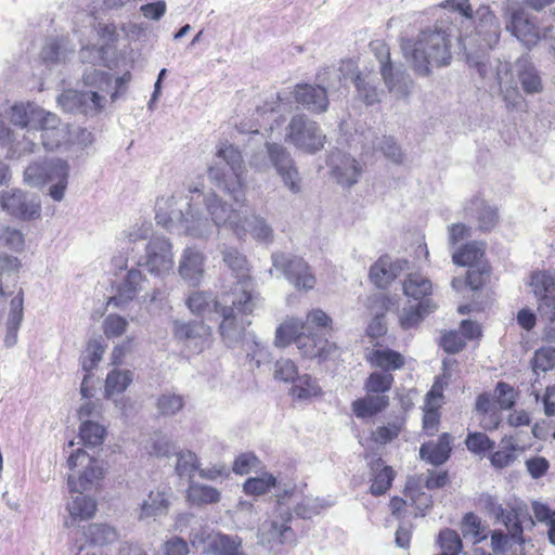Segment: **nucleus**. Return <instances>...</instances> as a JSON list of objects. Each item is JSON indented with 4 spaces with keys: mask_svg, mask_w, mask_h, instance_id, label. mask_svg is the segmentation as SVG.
<instances>
[{
    "mask_svg": "<svg viewBox=\"0 0 555 555\" xmlns=\"http://www.w3.org/2000/svg\"><path fill=\"white\" fill-rule=\"evenodd\" d=\"M220 163L207 169L208 178L215 186L229 197L231 204L224 202L215 192L205 201L207 211L217 227L230 225L237 237L243 238L246 229L241 224L238 208L246 204V165L241 150L229 143H220L216 151Z\"/></svg>",
    "mask_w": 555,
    "mask_h": 555,
    "instance_id": "1",
    "label": "nucleus"
},
{
    "mask_svg": "<svg viewBox=\"0 0 555 555\" xmlns=\"http://www.w3.org/2000/svg\"><path fill=\"white\" fill-rule=\"evenodd\" d=\"M371 372L363 383L365 395L351 402V411L359 420H371L384 413L390 405L389 391L395 384L393 373L404 369L405 356L376 343L365 356Z\"/></svg>",
    "mask_w": 555,
    "mask_h": 555,
    "instance_id": "2",
    "label": "nucleus"
},
{
    "mask_svg": "<svg viewBox=\"0 0 555 555\" xmlns=\"http://www.w3.org/2000/svg\"><path fill=\"white\" fill-rule=\"evenodd\" d=\"M186 307L193 314L211 320L212 315L221 318L219 332L222 337H229L244 331L243 318L253 313L255 302L245 291H222L217 297L210 292H192Z\"/></svg>",
    "mask_w": 555,
    "mask_h": 555,
    "instance_id": "3",
    "label": "nucleus"
},
{
    "mask_svg": "<svg viewBox=\"0 0 555 555\" xmlns=\"http://www.w3.org/2000/svg\"><path fill=\"white\" fill-rule=\"evenodd\" d=\"M67 465L70 470L80 468L77 477L72 475L68 477L69 491L80 494L73 500L68 512L74 519L92 518L96 512V502L82 494L100 488L104 478V469L95 457L90 456L82 449H78L69 455Z\"/></svg>",
    "mask_w": 555,
    "mask_h": 555,
    "instance_id": "4",
    "label": "nucleus"
},
{
    "mask_svg": "<svg viewBox=\"0 0 555 555\" xmlns=\"http://www.w3.org/2000/svg\"><path fill=\"white\" fill-rule=\"evenodd\" d=\"M451 35L438 24L422 29L416 38L403 42L402 49L413 64L415 72L428 76L430 67L448 66L452 60Z\"/></svg>",
    "mask_w": 555,
    "mask_h": 555,
    "instance_id": "5",
    "label": "nucleus"
},
{
    "mask_svg": "<svg viewBox=\"0 0 555 555\" xmlns=\"http://www.w3.org/2000/svg\"><path fill=\"white\" fill-rule=\"evenodd\" d=\"M25 180L34 186L52 183L49 195L54 201H62L68 184L69 166L66 160L56 159L49 163L30 164L24 172Z\"/></svg>",
    "mask_w": 555,
    "mask_h": 555,
    "instance_id": "6",
    "label": "nucleus"
},
{
    "mask_svg": "<svg viewBox=\"0 0 555 555\" xmlns=\"http://www.w3.org/2000/svg\"><path fill=\"white\" fill-rule=\"evenodd\" d=\"M506 29L528 49L535 47L541 40H547L550 48L555 51V28L551 26L541 29L537 17L524 9L511 13Z\"/></svg>",
    "mask_w": 555,
    "mask_h": 555,
    "instance_id": "7",
    "label": "nucleus"
},
{
    "mask_svg": "<svg viewBox=\"0 0 555 555\" xmlns=\"http://www.w3.org/2000/svg\"><path fill=\"white\" fill-rule=\"evenodd\" d=\"M287 139L298 149L315 153L324 147L326 137L315 121L295 115L287 127Z\"/></svg>",
    "mask_w": 555,
    "mask_h": 555,
    "instance_id": "8",
    "label": "nucleus"
},
{
    "mask_svg": "<svg viewBox=\"0 0 555 555\" xmlns=\"http://www.w3.org/2000/svg\"><path fill=\"white\" fill-rule=\"evenodd\" d=\"M273 264L297 288L310 291L315 286L317 279L310 266L301 257L279 254L273 256Z\"/></svg>",
    "mask_w": 555,
    "mask_h": 555,
    "instance_id": "9",
    "label": "nucleus"
},
{
    "mask_svg": "<svg viewBox=\"0 0 555 555\" xmlns=\"http://www.w3.org/2000/svg\"><path fill=\"white\" fill-rule=\"evenodd\" d=\"M444 384L440 377H437L425 395L422 417V429L425 435L435 436L441 422V409L444 404Z\"/></svg>",
    "mask_w": 555,
    "mask_h": 555,
    "instance_id": "10",
    "label": "nucleus"
},
{
    "mask_svg": "<svg viewBox=\"0 0 555 555\" xmlns=\"http://www.w3.org/2000/svg\"><path fill=\"white\" fill-rule=\"evenodd\" d=\"M172 245L164 236H153L145 248L144 266L155 275H164L173 269Z\"/></svg>",
    "mask_w": 555,
    "mask_h": 555,
    "instance_id": "11",
    "label": "nucleus"
},
{
    "mask_svg": "<svg viewBox=\"0 0 555 555\" xmlns=\"http://www.w3.org/2000/svg\"><path fill=\"white\" fill-rule=\"evenodd\" d=\"M294 101L314 114H322L330 105L327 90L315 83H296L292 91Z\"/></svg>",
    "mask_w": 555,
    "mask_h": 555,
    "instance_id": "12",
    "label": "nucleus"
},
{
    "mask_svg": "<svg viewBox=\"0 0 555 555\" xmlns=\"http://www.w3.org/2000/svg\"><path fill=\"white\" fill-rule=\"evenodd\" d=\"M222 255L224 263L236 279V283L228 291H245L249 294L250 301H254L253 279L246 256L236 248L225 249Z\"/></svg>",
    "mask_w": 555,
    "mask_h": 555,
    "instance_id": "13",
    "label": "nucleus"
},
{
    "mask_svg": "<svg viewBox=\"0 0 555 555\" xmlns=\"http://www.w3.org/2000/svg\"><path fill=\"white\" fill-rule=\"evenodd\" d=\"M36 131L40 132L42 145L49 151L59 149L68 137L66 126L55 114L49 112H43L34 129V132Z\"/></svg>",
    "mask_w": 555,
    "mask_h": 555,
    "instance_id": "14",
    "label": "nucleus"
},
{
    "mask_svg": "<svg viewBox=\"0 0 555 555\" xmlns=\"http://www.w3.org/2000/svg\"><path fill=\"white\" fill-rule=\"evenodd\" d=\"M267 151L270 160L282 177L284 183L293 193H298L300 190L298 171L286 149L278 143H267Z\"/></svg>",
    "mask_w": 555,
    "mask_h": 555,
    "instance_id": "15",
    "label": "nucleus"
},
{
    "mask_svg": "<svg viewBox=\"0 0 555 555\" xmlns=\"http://www.w3.org/2000/svg\"><path fill=\"white\" fill-rule=\"evenodd\" d=\"M464 215L472 218L482 233L491 232L499 223L498 208L479 195L472 197L464 207Z\"/></svg>",
    "mask_w": 555,
    "mask_h": 555,
    "instance_id": "16",
    "label": "nucleus"
},
{
    "mask_svg": "<svg viewBox=\"0 0 555 555\" xmlns=\"http://www.w3.org/2000/svg\"><path fill=\"white\" fill-rule=\"evenodd\" d=\"M172 332L177 340L193 343L198 351H202L205 346L209 345L212 335L211 328L203 321H175Z\"/></svg>",
    "mask_w": 555,
    "mask_h": 555,
    "instance_id": "17",
    "label": "nucleus"
},
{
    "mask_svg": "<svg viewBox=\"0 0 555 555\" xmlns=\"http://www.w3.org/2000/svg\"><path fill=\"white\" fill-rule=\"evenodd\" d=\"M453 442L454 438L451 434L442 433L437 440H429L422 443L420 456L431 465H442L451 456Z\"/></svg>",
    "mask_w": 555,
    "mask_h": 555,
    "instance_id": "18",
    "label": "nucleus"
},
{
    "mask_svg": "<svg viewBox=\"0 0 555 555\" xmlns=\"http://www.w3.org/2000/svg\"><path fill=\"white\" fill-rule=\"evenodd\" d=\"M485 508L506 527L513 539L521 540L524 530L517 508H505L489 495L485 499Z\"/></svg>",
    "mask_w": 555,
    "mask_h": 555,
    "instance_id": "19",
    "label": "nucleus"
},
{
    "mask_svg": "<svg viewBox=\"0 0 555 555\" xmlns=\"http://www.w3.org/2000/svg\"><path fill=\"white\" fill-rule=\"evenodd\" d=\"M371 472L370 493L374 496L386 494L392 487L396 478V472L389 465H386L382 457L374 459L369 463Z\"/></svg>",
    "mask_w": 555,
    "mask_h": 555,
    "instance_id": "20",
    "label": "nucleus"
},
{
    "mask_svg": "<svg viewBox=\"0 0 555 555\" xmlns=\"http://www.w3.org/2000/svg\"><path fill=\"white\" fill-rule=\"evenodd\" d=\"M309 337L310 335L302 331L300 321L291 320L276 328L274 344L278 347H286L294 343L302 353Z\"/></svg>",
    "mask_w": 555,
    "mask_h": 555,
    "instance_id": "21",
    "label": "nucleus"
},
{
    "mask_svg": "<svg viewBox=\"0 0 555 555\" xmlns=\"http://www.w3.org/2000/svg\"><path fill=\"white\" fill-rule=\"evenodd\" d=\"M171 488L159 485L151 490L147 499L141 505L140 517H152L167 513L170 506Z\"/></svg>",
    "mask_w": 555,
    "mask_h": 555,
    "instance_id": "22",
    "label": "nucleus"
},
{
    "mask_svg": "<svg viewBox=\"0 0 555 555\" xmlns=\"http://www.w3.org/2000/svg\"><path fill=\"white\" fill-rule=\"evenodd\" d=\"M204 261L203 253L194 247H186L179 263L180 275L184 280L198 283L204 274Z\"/></svg>",
    "mask_w": 555,
    "mask_h": 555,
    "instance_id": "23",
    "label": "nucleus"
},
{
    "mask_svg": "<svg viewBox=\"0 0 555 555\" xmlns=\"http://www.w3.org/2000/svg\"><path fill=\"white\" fill-rule=\"evenodd\" d=\"M530 286L539 301L546 306L555 302V278L547 271H534L530 276Z\"/></svg>",
    "mask_w": 555,
    "mask_h": 555,
    "instance_id": "24",
    "label": "nucleus"
},
{
    "mask_svg": "<svg viewBox=\"0 0 555 555\" xmlns=\"http://www.w3.org/2000/svg\"><path fill=\"white\" fill-rule=\"evenodd\" d=\"M486 255V243L472 241L463 244L452 255V261L460 267H475L481 263Z\"/></svg>",
    "mask_w": 555,
    "mask_h": 555,
    "instance_id": "25",
    "label": "nucleus"
},
{
    "mask_svg": "<svg viewBox=\"0 0 555 555\" xmlns=\"http://www.w3.org/2000/svg\"><path fill=\"white\" fill-rule=\"evenodd\" d=\"M143 281L144 276L140 270H129L124 282L117 289V295L111 297L107 301V305L119 307L132 300L137 296L138 289Z\"/></svg>",
    "mask_w": 555,
    "mask_h": 555,
    "instance_id": "26",
    "label": "nucleus"
},
{
    "mask_svg": "<svg viewBox=\"0 0 555 555\" xmlns=\"http://www.w3.org/2000/svg\"><path fill=\"white\" fill-rule=\"evenodd\" d=\"M302 356L324 362L340 356V348L327 339L310 336Z\"/></svg>",
    "mask_w": 555,
    "mask_h": 555,
    "instance_id": "27",
    "label": "nucleus"
},
{
    "mask_svg": "<svg viewBox=\"0 0 555 555\" xmlns=\"http://www.w3.org/2000/svg\"><path fill=\"white\" fill-rule=\"evenodd\" d=\"M406 418L404 415H396L386 424L377 426L371 431V440L380 446H385L396 440L404 430Z\"/></svg>",
    "mask_w": 555,
    "mask_h": 555,
    "instance_id": "28",
    "label": "nucleus"
},
{
    "mask_svg": "<svg viewBox=\"0 0 555 555\" xmlns=\"http://www.w3.org/2000/svg\"><path fill=\"white\" fill-rule=\"evenodd\" d=\"M501 444L502 448L490 455L491 465L499 469L512 465L517 460L518 453L526 450V447L515 443L513 436L503 437Z\"/></svg>",
    "mask_w": 555,
    "mask_h": 555,
    "instance_id": "29",
    "label": "nucleus"
},
{
    "mask_svg": "<svg viewBox=\"0 0 555 555\" xmlns=\"http://www.w3.org/2000/svg\"><path fill=\"white\" fill-rule=\"evenodd\" d=\"M433 284L420 273H410L403 282V293L406 297L418 302L431 300Z\"/></svg>",
    "mask_w": 555,
    "mask_h": 555,
    "instance_id": "30",
    "label": "nucleus"
},
{
    "mask_svg": "<svg viewBox=\"0 0 555 555\" xmlns=\"http://www.w3.org/2000/svg\"><path fill=\"white\" fill-rule=\"evenodd\" d=\"M186 500L195 506L210 505L221 500V493L212 486L191 482L186 489Z\"/></svg>",
    "mask_w": 555,
    "mask_h": 555,
    "instance_id": "31",
    "label": "nucleus"
},
{
    "mask_svg": "<svg viewBox=\"0 0 555 555\" xmlns=\"http://www.w3.org/2000/svg\"><path fill=\"white\" fill-rule=\"evenodd\" d=\"M83 535L86 537V542L78 546L79 552L86 546L105 545L117 539V532L113 527L101 524H91L83 528Z\"/></svg>",
    "mask_w": 555,
    "mask_h": 555,
    "instance_id": "32",
    "label": "nucleus"
},
{
    "mask_svg": "<svg viewBox=\"0 0 555 555\" xmlns=\"http://www.w3.org/2000/svg\"><path fill=\"white\" fill-rule=\"evenodd\" d=\"M0 145H9L8 157H10V158H20L22 156L31 154L36 146L33 139H29V138H24V140H22V141L13 142L11 130L1 120H0Z\"/></svg>",
    "mask_w": 555,
    "mask_h": 555,
    "instance_id": "33",
    "label": "nucleus"
},
{
    "mask_svg": "<svg viewBox=\"0 0 555 555\" xmlns=\"http://www.w3.org/2000/svg\"><path fill=\"white\" fill-rule=\"evenodd\" d=\"M371 282L378 288H387L396 279L395 269L388 256H380L370 268Z\"/></svg>",
    "mask_w": 555,
    "mask_h": 555,
    "instance_id": "34",
    "label": "nucleus"
},
{
    "mask_svg": "<svg viewBox=\"0 0 555 555\" xmlns=\"http://www.w3.org/2000/svg\"><path fill=\"white\" fill-rule=\"evenodd\" d=\"M362 168L356 158L344 155L340 163L334 168L337 182L343 186H351L358 182Z\"/></svg>",
    "mask_w": 555,
    "mask_h": 555,
    "instance_id": "35",
    "label": "nucleus"
},
{
    "mask_svg": "<svg viewBox=\"0 0 555 555\" xmlns=\"http://www.w3.org/2000/svg\"><path fill=\"white\" fill-rule=\"evenodd\" d=\"M435 308L436 305L433 302V300H423L421 302L417 301V304L413 307L403 309L399 318L401 327L409 330L417 326L423 321L425 315L433 312Z\"/></svg>",
    "mask_w": 555,
    "mask_h": 555,
    "instance_id": "36",
    "label": "nucleus"
},
{
    "mask_svg": "<svg viewBox=\"0 0 555 555\" xmlns=\"http://www.w3.org/2000/svg\"><path fill=\"white\" fill-rule=\"evenodd\" d=\"M44 111L26 108L23 105H14L11 109L10 120L12 124L27 129L28 134H34V129Z\"/></svg>",
    "mask_w": 555,
    "mask_h": 555,
    "instance_id": "37",
    "label": "nucleus"
},
{
    "mask_svg": "<svg viewBox=\"0 0 555 555\" xmlns=\"http://www.w3.org/2000/svg\"><path fill=\"white\" fill-rule=\"evenodd\" d=\"M322 395V388L317 379L309 374L298 375L291 388V396L299 400H307Z\"/></svg>",
    "mask_w": 555,
    "mask_h": 555,
    "instance_id": "38",
    "label": "nucleus"
},
{
    "mask_svg": "<svg viewBox=\"0 0 555 555\" xmlns=\"http://www.w3.org/2000/svg\"><path fill=\"white\" fill-rule=\"evenodd\" d=\"M278 479L271 473H263L258 477H249L243 483V491L249 496L264 495L275 488Z\"/></svg>",
    "mask_w": 555,
    "mask_h": 555,
    "instance_id": "39",
    "label": "nucleus"
},
{
    "mask_svg": "<svg viewBox=\"0 0 555 555\" xmlns=\"http://www.w3.org/2000/svg\"><path fill=\"white\" fill-rule=\"evenodd\" d=\"M11 310L7 323L8 334L5 345L13 346L16 341L17 332L23 320V294L22 292L11 300Z\"/></svg>",
    "mask_w": 555,
    "mask_h": 555,
    "instance_id": "40",
    "label": "nucleus"
},
{
    "mask_svg": "<svg viewBox=\"0 0 555 555\" xmlns=\"http://www.w3.org/2000/svg\"><path fill=\"white\" fill-rule=\"evenodd\" d=\"M302 325V331L306 332L307 335L320 337L318 332L322 330L330 328L332 330V319L321 309H312L310 310L305 321H300Z\"/></svg>",
    "mask_w": 555,
    "mask_h": 555,
    "instance_id": "41",
    "label": "nucleus"
},
{
    "mask_svg": "<svg viewBox=\"0 0 555 555\" xmlns=\"http://www.w3.org/2000/svg\"><path fill=\"white\" fill-rule=\"evenodd\" d=\"M530 366L535 375L547 373L555 369V347L542 346L530 359Z\"/></svg>",
    "mask_w": 555,
    "mask_h": 555,
    "instance_id": "42",
    "label": "nucleus"
},
{
    "mask_svg": "<svg viewBox=\"0 0 555 555\" xmlns=\"http://www.w3.org/2000/svg\"><path fill=\"white\" fill-rule=\"evenodd\" d=\"M292 516H281L278 519L270 520L263 525V530L268 534L270 542L283 543L287 539V534L292 531L289 522Z\"/></svg>",
    "mask_w": 555,
    "mask_h": 555,
    "instance_id": "43",
    "label": "nucleus"
},
{
    "mask_svg": "<svg viewBox=\"0 0 555 555\" xmlns=\"http://www.w3.org/2000/svg\"><path fill=\"white\" fill-rule=\"evenodd\" d=\"M106 435V429L94 422H82L79 427V436L81 441L87 447H96L103 443Z\"/></svg>",
    "mask_w": 555,
    "mask_h": 555,
    "instance_id": "44",
    "label": "nucleus"
},
{
    "mask_svg": "<svg viewBox=\"0 0 555 555\" xmlns=\"http://www.w3.org/2000/svg\"><path fill=\"white\" fill-rule=\"evenodd\" d=\"M492 267L488 260L469 267L466 273V284L474 291L481 289L490 279Z\"/></svg>",
    "mask_w": 555,
    "mask_h": 555,
    "instance_id": "45",
    "label": "nucleus"
},
{
    "mask_svg": "<svg viewBox=\"0 0 555 555\" xmlns=\"http://www.w3.org/2000/svg\"><path fill=\"white\" fill-rule=\"evenodd\" d=\"M132 382V373L131 371H112L106 377L105 392L106 396L109 397L114 393H120L126 390V388Z\"/></svg>",
    "mask_w": 555,
    "mask_h": 555,
    "instance_id": "46",
    "label": "nucleus"
},
{
    "mask_svg": "<svg viewBox=\"0 0 555 555\" xmlns=\"http://www.w3.org/2000/svg\"><path fill=\"white\" fill-rule=\"evenodd\" d=\"M519 82L527 93H538L542 90L541 78L537 69L528 63H525L518 72Z\"/></svg>",
    "mask_w": 555,
    "mask_h": 555,
    "instance_id": "47",
    "label": "nucleus"
},
{
    "mask_svg": "<svg viewBox=\"0 0 555 555\" xmlns=\"http://www.w3.org/2000/svg\"><path fill=\"white\" fill-rule=\"evenodd\" d=\"M438 544L442 551V555H459L462 550V540L459 533L450 528H446L439 532Z\"/></svg>",
    "mask_w": 555,
    "mask_h": 555,
    "instance_id": "48",
    "label": "nucleus"
},
{
    "mask_svg": "<svg viewBox=\"0 0 555 555\" xmlns=\"http://www.w3.org/2000/svg\"><path fill=\"white\" fill-rule=\"evenodd\" d=\"M199 460L192 451H180L177 453L176 473L182 476L192 477L194 472L198 473Z\"/></svg>",
    "mask_w": 555,
    "mask_h": 555,
    "instance_id": "49",
    "label": "nucleus"
},
{
    "mask_svg": "<svg viewBox=\"0 0 555 555\" xmlns=\"http://www.w3.org/2000/svg\"><path fill=\"white\" fill-rule=\"evenodd\" d=\"M486 29L483 40L491 48L492 44H496L500 40V24L492 13H487L477 26V33L482 34V29Z\"/></svg>",
    "mask_w": 555,
    "mask_h": 555,
    "instance_id": "50",
    "label": "nucleus"
},
{
    "mask_svg": "<svg viewBox=\"0 0 555 555\" xmlns=\"http://www.w3.org/2000/svg\"><path fill=\"white\" fill-rule=\"evenodd\" d=\"M465 444L467 449L475 454H485L494 448V441L485 433L480 431L468 433Z\"/></svg>",
    "mask_w": 555,
    "mask_h": 555,
    "instance_id": "51",
    "label": "nucleus"
},
{
    "mask_svg": "<svg viewBox=\"0 0 555 555\" xmlns=\"http://www.w3.org/2000/svg\"><path fill=\"white\" fill-rule=\"evenodd\" d=\"M156 406L162 415H173L184 406L183 397L177 393H164L158 397Z\"/></svg>",
    "mask_w": 555,
    "mask_h": 555,
    "instance_id": "52",
    "label": "nucleus"
},
{
    "mask_svg": "<svg viewBox=\"0 0 555 555\" xmlns=\"http://www.w3.org/2000/svg\"><path fill=\"white\" fill-rule=\"evenodd\" d=\"M25 197L26 195L20 190L2 191L0 193V206L3 210L16 218Z\"/></svg>",
    "mask_w": 555,
    "mask_h": 555,
    "instance_id": "53",
    "label": "nucleus"
},
{
    "mask_svg": "<svg viewBox=\"0 0 555 555\" xmlns=\"http://www.w3.org/2000/svg\"><path fill=\"white\" fill-rule=\"evenodd\" d=\"M216 555H244L241 543L224 534H218L211 543Z\"/></svg>",
    "mask_w": 555,
    "mask_h": 555,
    "instance_id": "54",
    "label": "nucleus"
},
{
    "mask_svg": "<svg viewBox=\"0 0 555 555\" xmlns=\"http://www.w3.org/2000/svg\"><path fill=\"white\" fill-rule=\"evenodd\" d=\"M260 461L253 452L240 453L233 461L232 470L235 475L244 476L249 474L259 465Z\"/></svg>",
    "mask_w": 555,
    "mask_h": 555,
    "instance_id": "55",
    "label": "nucleus"
},
{
    "mask_svg": "<svg viewBox=\"0 0 555 555\" xmlns=\"http://www.w3.org/2000/svg\"><path fill=\"white\" fill-rule=\"evenodd\" d=\"M494 396L501 410H511L515 405V389L505 382H499L494 389Z\"/></svg>",
    "mask_w": 555,
    "mask_h": 555,
    "instance_id": "56",
    "label": "nucleus"
},
{
    "mask_svg": "<svg viewBox=\"0 0 555 555\" xmlns=\"http://www.w3.org/2000/svg\"><path fill=\"white\" fill-rule=\"evenodd\" d=\"M82 80L85 86L104 91L112 83V77L108 73L91 69L83 73Z\"/></svg>",
    "mask_w": 555,
    "mask_h": 555,
    "instance_id": "57",
    "label": "nucleus"
},
{
    "mask_svg": "<svg viewBox=\"0 0 555 555\" xmlns=\"http://www.w3.org/2000/svg\"><path fill=\"white\" fill-rule=\"evenodd\" d=\"M0 240L11 250L22 251L25 246L23 233L14 228L5 227L0 231Z\"/></svg>",
    "mask_w": 555,
    "mask_h": 555,
    "instance_id": "58",
    "label": "nucleus"
},
{
    "mask_svg": "<svg viewBox=\"0 0 555 555\" xmlns=\"http://www.w3.org/2000/svg\"><path fill=\"white\" fill-rule=\"evenodd\" d=\"M298 376V369L294 361L280 359L275 362L274 377L285 383H294Z\"/></svg>",
    "mask_w": 555,
    "mask_h": 555,
    "instance_id": "59",
    "label": "nucleus"
},
{
    "mask_svg": "<svg viewBox=\"0 0 555 555\" xmlns=\"http://www.w3.org/2000/svg\"><path fill=\"white\" fill-rule=\"evenodd\" d=\"M440 345L446 352L454 354L465 348L466 341L461 333L449 331L442 334Z\"/></svg>",
    "mask_w": 555,
    "mask_h": 555,
    "instance_id": "60",
    "label": "nucleus"
},
{
    "mask_svg": "<svg viewBox=\"0 0 555 555\" xmlns=\"http://www.w3.org/2000/svg\"><path fill=\"white\" fill-rule=\"evenodd\" d=\"M128 322L125 318L117 314H109L104 320L103 331L107 338L121 336L127 330Z\"/></svg>",
    "mask_w": 555,
    "mask_h": 555,
    "instance_id": "61",
    "label": "nucleus"
},
{
    "mask_svg": "<svg viewBox=\"0 0 555 555\" xmlns=\"http://www.w3.org/2000/svg\"><path fill=\"white\" fill-rule=\"evenodd\" d=\"M462 532L464 535L470 534L478 540L486 538L480 518L474 513H466L462 519Z\"/></svg>",
    "mask_w": 555,
    "mask_h": 555,
    "instance_id": "62",
    "label": "nucleus"
},
{
    "mask_svg": "<svg viewBox=\"0 0 555 555\" xmlns=\"http://www.w3.org/2000/svg\"><path fill=\"white\" fill-rule=\"evenodd\" d=\"M41 216V204L39 201L35 199H28L25 197L23 205H21V208L16 215L17 219L24 220V221H30L39 219Z\"/></svg>",
    "mask_w": 555,
    "mask_h": 555,
    "instance_id": "63",
    "label": "nucleus"
},
{
    "mask_svg": "<svg viewBox=\"0 0 555 555\" xmlns=\"http://www.w3.org/2000/svg\"><path fill=\"white\" fill-rule=\"evenodd\" d=\"M81 104L85 106V113H100L104 106V96L100 95L98 91H89L81 93Z\"/></svg>",
    "mask_w": 555,
    "mask_h": 555,
    "instance_id": "64",
    "label": "nucleus"
}]
</instances>
